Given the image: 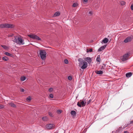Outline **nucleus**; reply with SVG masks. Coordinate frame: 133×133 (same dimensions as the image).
Returning a JSON list of instances; mask_svg holds the SVG:
<instances>
[{
	"label": "nucleus",
	"instance_id": "nucleus-21",
	"mask_svg": "<svg viewBox=\"0 0 133 133\" xmlns=\"http://www.w3.org/2000/svg\"><path fill=\"white\" fill-rule=\"evenodd\" d=\"M70 113L71 115L73 116H75L76 114V112L74 110H72L71 111Z\"/></svg>",
	"mask_w": 133,
	"mask_h": 133
},
{
	"label": "nucleus",
	"instance_id": "nucleus-6",
	"mask_svg": "<svg viewBox=\"0 0 133 133\" xmlns=\"http://www.w3.org/2000/svg\"><path fill=\"white\" fill-rule=\"evenodd\" d=\"M18 43L17 44H19L23 45L24 44V40L20 37H18Z\"/></svg>",
	"mask_w": 133,
	"mask_h": 133
},
{
	"label": "nucleus",
	"instance_id": "nucleus-16",
	"mask_svg": "<svg viewBox=\"0 0 133 133\" xmlns=\"http://www.w3.org/2000/svg\"><path fill=\"white\" fill-rule=\"evenodd\" d=\"M96 73L97 74H103V72L101 70L96 71H95Z\"/></svg>",
	"mask_w": 133,
	"mask_h": 133
},
{
	"label": "nucleus",
	"instance_id": "nucleus-12",
	"mask_svg": "<svg viewBox=\"0 0 133 133\" xmlns=\"http://www.w3.org/2000/svg\"><path fill=\"white\" fill-rule=\"evenodd\" d=\"M18 36H14V39L12 40V41L16 43H18Z\"/></svg>",
	"mask_w": 133,
	"mask_h": 133
},
{
	"label": "nucleus",
	"instance_id": "nucleus-14",
	"mask_svg": "<svg viewBox=\"0 0 133 133\" xmlns=\"http://www.w3.org/2000/svg\"><path fill=\"white\" fill-rule=\"evenodd\" d=\"M108 39L107 38H104L102 41V42L104 43H107L108 42Z\"/></svg>",
	"mask_w": 133,
	"mask_h": 133
},
{
	"label": "nucleus",
	"instance_id": "nucleus-40",
	"mask_svg": "<svg viewBox=\"0 0 133 133\" xmlns=\"http://www.w3.org/2000/svg\"><path fill=\"white\" fill-rule=\"evenodd\" d=\"M131 9L132 10H133V4L131 5Z\"/></svg>",
	"mask_w": 133,
	"mask_h": 133
},
{
	"label": "nucleus",
	"instance_id": "nucleus-44",
	"mask_svg": "<svg viewBox=\"0 0 133 133\" xmlns=\"http://www.w3.org/2000/svg\"><path fill=\"white\" fill-rule=\"evenodd\" d=\"M83 1L85 2H87L88 0H83Z\"/></svg>",
	"mask_w": 133,
	"mask_h": 133
},
{
	"label": "nucleus",
	"instance_id": "nucleus-30",
	"mask_svg": "<svg viewBox=\"0 0 133 133\" xmlns=\"http://www.w3.org/2000/svg\"><path fill=\"white\" fill-rule=\"evenodd\" d=\"M77 3H75L73 4V5H72V6L73 7H75L77 6Z\"/></svg>",
	"mask_w": 133,
	"mask_h": 133
},
{
	"label": "nucleus",
	"instance_id": "nucleus-23",
	"mask_svg": "<svg viewBox=\"0 0 133 133\" xmlns=\"http://www.w3.org/2000/svg\"><path fill=\"white\" fill-rule=\"evenodd\" d=\"M3 59L5 61H7L9 60L8 58L6 57L5 56L3 57Z\"/></svg>",
	"mask_w": 133,
	"mask_h": 133
},
{
	"label": "nucleus",
	"instance_id": "nucleus-34",
	"mask_svg": "<svg viewBox=\"0 0 133 133\" xmlns=\"http://www.w3.org/2000/svg\"><path fill=\"white\" fill-rule=\"evenodd\" d=\"M5 106L4 105L0 104V109H2Z\"/></svg>",
	"mask_w": 133,
	"mask_h": 133
},
{
	"label": "nucleus",
	"instance_id": "nucleus-31",
	"mask_svg": "<svg viewBox=\"0 0 133 133\" xmlns=\"http://www.w3.org/2000/svg\"><path fill=\"white\" fill-rule=\"evenodd\" d=\"M64 63L66 64H67L68 63V60L67 59H65L64 60Z\"/></svg>",
	"mask_w": 133,
	"mask_h": 133
},
{
	"label": "nucleus",
	"instance_id": "nucleus-5",
	"mask_svg": "<svg viewBox=\"0 0 133 133\" xmlns=\"http://www.w3.org/2000/svg\"><path fill=\"white\" fill-rule=\"evenodd\" d=\"M55 128V125L52 124H47L46 125V128L47 130L53 129Z\"/></svg>",
	"mask_w": 133,
	"mask_h": 133
},
{
	"label": "nucleus",
	"instance_id": "nucleus-7",
	"mask_svg": "<svg viewBox=\"0 0 133 133\" xmlns=\"http://www.w3.org/2000/svg\"><path fill=\"white\" fill-rule=\"evenodd\" d=\"M129 56V55L128 54H125L121 57V59L123 61H124L127 59Z\"/></svg>",
	"mask_w": 133,
	"mask_h": 133
},
{
	"label": "nucleus",
	"instance_id": "nucleus-19",
	"mask_svg": "<svg viewBox=\"0 0 133 133\" xmlns=\"http://www.w3.org/2000/svg\"><path fill=\"white\" fill-rule=\"evenodd\" d=\"M60 14V13L58 12H56L54 15V16L55 17L59 16Z\"/></svg>",
	"mask_w": 133,
	"mask_h": 133
},
{
	"label": "nucleus",
	"instance_id": "nucleus-9",
	"mask_svg": "<svg viewBox=\"0 0 133 133\" xmlns=\"http://www.w3.org/2000/svg\"><path fill=\"white\" fill-rule=\"evenodd\" d=\"M86 102H84L83 101H82L81 102H78L77 103V105L79 107H81L82 106L84 107L86 105Z\"/></svg>",
	"mask_w": 133,
	"mask_h": 133
},
{
	"label": "nucleus",
	"instance_id": "nucleus-25",
	"mask_svg": "<svg viewBox=\"0 0 133 133\" xmlns=\"http://www.w3.org/2000/svg\"><path fill=\"white\" fill-rule=\"evenodd\" d=\"M122 127H119L116 131L117 132H121L122 131Z\"/></svg>",
	"mask_w": 133,
	"mask_h": 133
},
{
	"label": "nucleus",
	"instance_id": "nucleus-43",
	"mask_svg": "<svg viewBox=\"0 0 133 133\" xmlns=\"http://www.w3.org/2000/svg\"><path fill=\"white\" fill-rule=\"evenodd\" d=\"M89 13L90 15H91L92 14V12L91 11L89 12Z\"/></svg>",
	"mask_w": 133,
	"mask_h": 133
},
{
	"label": "nucleus",
	"instance_id": "nucleus-36",
	"mask_svg": "<svg viewBox=\"0 0 133 133\" xmlns=\"http://www.w3.org/2000/svg\"><path fill=\"white\" fill-rule=\"evenodd\" d=\"M53 89L52 88H50L49 89V92H51L52 91H53Z\"/></svg>",
	"mask_w": 133,
	"mask_h": 133
},
{
	"label": "nucleus",
	"instance_id": "nucleus-27",
	"mask_svg": "<svg viewBox=\"0 0 133 133\" xmlns=\"http://www.w3.org/2000/svg\"><path fill=\"white\" fill-rule=\"evenodd\" d=\"M26 78L24 76L21 77V81H23Z\"/></svg>",
	"mask_w": 133,
	"mask_h": 133
},
{
	"label": "nucleus",
	"instance_id": "nucleus-26",
	"mask_svg": "<svg viewBox=\"0 0 133 133\" xmlns=\"http://www.w3.org/2000/svg\"><path fill=\"white\" fill-rule=\"evenodd\" d=\"M4 54L6 55L9 56H11L12 55V54H10V53L8 52H5L4 53Z\"/></svg>",
	"mask_w": 133,
	"mask_h": 133
},
{
	"label": "nucleus",
	"instance_id": "nucleus-11",
	"mask_svg": "<svg viewBox=\"0 0 133 133\" xmlns=\"http://www.w3.org/2000/svg\"><path fill=\"white\" fill-rule=\"evenodd\" d=\"M106 46V45H104L101 46L98 50V51H101L105 49Z\"/></svg>",
	"mask_w": 133,
	"mask_h": 133
},
{
	"label": "nucleus",
	"instance_id": "nucleus-39",
	"mask_svg": "<svg viewBox=\"0 0 133 133\" xmlns=\"http://www.w3.org/2000/svg\"><path fill=\"white\" fill-rule=\"evenodd\" d=\"M49 115H50L51 117L52 116V113L50 112H49Z\"/></svg>",
	"mask_w": 133,
	"mask_h": 133
},
{
	"label": "nucleus",
	"instance_id": "nucleus-37",
	"mask_svg": "<svg viewBox=\"0 0 133 133\" xmlns=\"http://www.w3.org/2000/svg\"><path fill=\"white\" fill-rule=\"evenodd\" d=\"M49 97L52 98H53L54 97L53 95L52 94H51L49 95Z\"/></svg>",
	"mask_w": 133,
	"mask_h": 133
},
{
	"label": "nucleus",
	"instance_id": "nucleus-3",
	"mask_svg": "<svg viewBox=\"0 0 133 133\" xmlns=\"http://www.w3.org/2000/svg\"><path fill=\"white\" fill-rule=\"evenodd\" d=\"M39 55L41 59H44L46 58V53L44 50H41L39 51Z\"/></svg>",
	"mask_w": 133,
	"mask_h": 133
},
{
	"label": "nucleus",
	"instance_id": "nucleus-32",
	"mask_svg": "<svg viewBox=\"0 0 133 133\" xmlns=\"http://www.w3.org/2000/svg\"><path fill=\"white\" fill-rule=\"evenodd\" d=\"M62 112V111L61 110H58L57 111V112L58 114H60Z\"/></svg>",
	"mask_w": 133,
	"mask_h": 133
},
{
	"label": "nucleus",
	"instance_id": "nucleus-17",
	"mask_svg": "<svg viewBox=\"0 0 133 133\" xmlns=\"http://www.w3.org/2000/svg\"><path fill=\"white\" fill-rule=\"evenodd\" d=\"M42 119L43 121H47L48 120V118L46 116H45L43 117Z\"/></svg>",
	"mask_w": 133,
	"mask_h": 133
},
{
	"label": "nucleus",
	"instance_id": "nucleus-45",
	"mask_svg": "<svg viewBox=\"0 0 133 133\" xmlns=\"http://www.w3.org/2000/svg\"><path fill=\"white\" fill-rule=\"evenodd\" d=\"M124 133H129V132H128L127 131H124Z\"/></svg>",
	"mask_w": 133,
	"mask_h": 133
},
{
	"label": "nucleus",
	"instance_id": "nucleus-13",
	"mask_svg": "<svg viewBox=\"0 0 133 133\" xmlns=\"http://www.w3.org/2000/svg\"><path fill=\"white\" fill-rule=\"evenodd\" d=\"M132 75V73L131 72L127 73L126 74V76L127 77H130Z\"/></svg>",
	"mask_w": 133,
	"mask_h": 133
},
{
	"label": "nucleus",
	"instance_id": "nucleus-29",
	"mask_svg": "<svg viewBox=\"0 0 133 133\" xmlns=\"http://www.w3.org/2000/svg\"><path fill=\"white\" fill-rule=\"evenodd\" d=\"M31 98L30 96H28L26 98V101H30L31 100Z\"/></svg>",
	"mask_w": 133,
	"mask_h": 133
},
{
	"label": "nucleus",
	"instance_id": "nucleus-38",
	"mask_svg": "<svg viewBox=\"0 0 133 133\" xmlns=\"http://www.w3.org/2000/svg\"><path fill=\"white\" fill-rule=\"evenodd\" d=\"M91 99H90L87 102V104H89L91 102Z\"/></svg>",
	"mask_w": 133,
	"mask_h": 133
},
{
	"label": "nucleus",
	"instance_id": "nucleus-8",
	"mask_svg": "<svg viewBox=\"0 0 133 133\" xmlns=\"http://www.w3.org/2000/svg\"><path fill=\"white\" fill-rule=\"evenodd\" d=\"M133 39V36H129L127 38L124 40L125 43H127L130 42Z\"/></svg>",
	"mask_w": 133,
	"mask_h": 133
},
{
	"label": "nucleus",
	"instance_id": "nucleus-1",
	"mask_svg": "<svg viewBox=\"0 0 133 133\" xmlns=\"http://www.w3.org/2000/svg\"><path fill=\"white\" fill-rule=\"evenodd\" d=\"M78 61L79 62V66L81 67V69H84L87 68L88 63L86 62L81 58L78 59Z\"/></svg>",
	"mask_w": 133,
	"mask_h": 133
},
{
	"label": "nucleus",
	"instance_id": "nucleus-4",
	"mask_svg": "<svg viewBox=\"0 0 133 133\" xmlns=\"http://www.w3.org/2000/svg\"><path fill=\"white\" fill-rule=\"evenodd\" d=\"M28 36L31 38L36 39L38 40H41V39L39 37L35 34H31L28 35Z\"/></svg>",
	"mask_w": 133,
	"mask_h": 133
},
{
	"label": "nucleus",
	"instance_id": "nucleus-35",
	"mask_svg": "<svg viewBox=\"0 0 133 133\" xmlns=\"http://www.w3.org/2000/svg\"><path fill=\"white\" fill-rule=\"evenodd\" d=\"M133 123V121H131L130 122V123H128V125H130V124H132Z\"/></svg>",
	"mask_w": 133,
	"mask_h": 133
},
{
	"label": "nucleus",
	"instance_id": "nucleus-15",
	"mask_svg": "<svg viewBox=\"0 0 133 133\" xmlns=\"http://www.w3.org/2000/svg\"><path fill=\"white\" fill-rule=\"evenodd\" d=\"M1 46L5 50H8L9 49V47L7 46L4 45H1Z\"/></svg>",
	"mask_w": 133,
	"mask_h": 133
},
{
	"label": "nucleus",
	"instance_id": "nucleus-28",
	"mask_svg": "<svg viewBox=\"0 0 133 133\" xmlns=\"http://www.w3.org/2000/svg\"><path fill=\"white\" fill-rule=\"evenodd\" d=\"M92 51V49H91V48L89 50H88V49H87V52H91Z\"/></svg>",
	"mask_w": 133,
	"mask_h": 133
},
{
	"label": "nucleus",
	"instance_id": "nucleus-20",
	"mask_svg": "<svg viewBox=\"0 0 133 133\" xmlns=\"http://www.w3.org/2000/svg\"><path fill=\"white\" fill-rule=\"evenodd\" d=\"M9 104L12 107H14V108H16V105L12 103H10Z\"/></svg>",
	"mask_w": 133,
	"mask_h": 133
},
{
	"label": "nucleus",
	"instance_id": "nucleus-41",
	"mask_svg": "<svg viewBox=\"0 0 133 133\" xmlns=\"http://www.w3.org/2000/svg\"><path fill=\"white\" fill-rule=\"evenodd\" d=\"M24 91V89H21V92H23Z\"/></svg>",
	"mask_w": 133,
	"mask_h": 133
},
{
	"label": "nucleus",
	"instance_id": "nucleus-18",
	"mask_svg": "<svg viewBox=\"0 0 133 133\" xmlns=\"http://www.w3.org/2000/svg\"><path fill=\"white\" fill-rule=\"evenodd\" d=\"M106 65L105 64H103L101 68V69L102 70H104L105 69Z\"/></svg>",
	"mask_w": 133,
	"mask_h": 133
},
{
	"label": "nucleus",
	"instance_id": "nucleus-10",
	"mask_svg": "<svg viewBox=\"0 0 133 133\" xmlns=\"http://www.w3.org/2000/svg\"><path fill=\"white\" fill-rule=\"evenodd\" d=\"M85 59L89 64L91 63V59L90 57H87L85 58Z\"/></svg>",
	"mask_w": 133,
	"mask_h": 133
},
{
	"label": "nucleus",
	"instance_id": "nucleus-24",
	"mask_svg": "<svg viewBox=\"0 0 133 133\" xmlns=\"http://www.w3.org/2000/svg\"><path fill=\"white\" fill-rule=\"evenodd\" d=\"M120 4L122 5H124L126 3L124 1H121L120 2Z\"/></svg>",
	"mask_w": 133,
	"mask_h": 133
},
{
	"label": "nucleus",
	"instance_id": "nucleus-42",
	"mask_svg": "<svg viewBox=\"0 0 133 133\" xmlns=\"http://www.w3.org/2000/svg\"><path fill=\"white\" fill-rule=\"evenodd\" d=\"M128 125V124H127V125H125L124 127H123V129H124L125 128H126V127H127L128 125Z\"/></svg>",
	"mask_w": 133,
	"mask_h": 133
},
{
	"label": "nucleus",
	"instance_id": "nucleus-2",
	"mask_svg": "<svg viewBox=\"0 0 133 133\" xmlns=\"http://www.w3.org/2000/svg\"><path fill=\"white\" fill-rule=\"evenodd\" d=\"M14 27V25L13 24H8L5 23L0 24V28H12Z\"/></svg>",
	"mask_w": 133,
	"mask_h": 133
},
{
	"label": "nucleus",
	"instance_id": "nucleus-33",
	"mask_svg": "<svg viewBox=\"0 0 133 133\" xmlns=\"http://www.w3.org/2000/svg\"><path fill=\"white\" fill-rule=\"evenodd\" d=\"M68 79L69 80H71L72 79V77L71 76H69L68 77Z\"/></svg>",
	"mask_w": 133,
	"mask_h": 133
},
{
	"label": "nucleus",
	"instance_id": "nucleus-22",
	"mask_svg": "<svg viewBox=\"0 0 133 133\" xmlns=\"http://www.w3.org/2000/svg\"><path fill=\"white\" fill-rule=\"evenodd\" d=\"M101 58L99 55H98L96 58V61L98 62H99L101 61Z\"/></svg>",
	"mask_w": 133,
	"mask_h": 133
}]
</instances>
